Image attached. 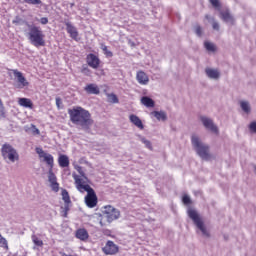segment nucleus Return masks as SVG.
<instances>
[{
    "instance_id": "nucleus-1",
    "label": "nucleus",
    "mask_w": 256,
    "mask_h": 256,
    "mask_svg": "<svg viewBox=\"0 0 256 256\" xmlns=\"http://www.w3.org/2000/svg\"><path fill=\"white\" fill-rule=\"evenodd\" d=\"M72 177L74 179L77 191H79V193H87L84 201L89 209L97 207V194L95 193V190L91 187V185H89V183H91V181H89V178L85 177L84 179H81V177L77 174H73Z\"/></svg>"
},
{
    "instance_id": "nucleus-2",
    "label": "nucleus",
    "mask_w": 256,
    "mask_h": 256,
    "mask_svg": "<svg viewBox=\"0 0 256 256\" xmlns=\"http://www.w3.org/2000/svg\"><path fill=\"white\" fill-rule=\"evenodd\" d=\"M68 115L71 123L79 125L82 129H90L91 125L94 123L89 110H85V108L81 106L68 109Z\"/></svg>"
},
{
    "instance_id": "nucleus-3",
    "label": "nucleus",
    "mask_w": 256,
    "mask_h": 256,
    "mask_svg": "<svg viewBox=\"0 0 256 256\" xmlns=\"http://www.w3.org/2000/svg\"><path fill=\"white\" fill-rule=\"evenodd\" d=\"M28 32L26 33L27 39L34 47H45V34L41 27L27 24Z\"/></svg>"
},
{
    "instance_id": "nucleus-4",
    "label": "nucleus",
    "mask_w": 256,
    "mask_h": 256,
    "mask_svg": "<svg viewBox=\"0 0 256 256\" xmlns=\"http://www.w3.org/2000/svg\"><path fill=\"white\" fill-rule=\"evenodd\" d=\"M192 145L200 158H202L204 161H211V152L209 145L204 144L201 142L199 137L193 135L192 136Z\"/></svg>"
},
{
    "instance_id": "nucleus-5",
    "label": "nucleus",
    "mask_w": 256,
    "mask_h": 256,
    "mask_svg": "<svg viewBox=\"0 0 256 256\" xmlns=\"http://www.w3.org/2000/svg\"><path fill=\"white\" fill-rule=\"evenodd\" d=\"M188 217L192 219L196 227L201 230L202 234L205 235V237H209V232L205 227V223H203V220H201V217H199V214L195 211V209H188Z\"/></svg>"
},
{
    "instance_id": "nucleus-6",
    "label": "nucleus",
    "mask_w": 256,
    "mask_h": 256,
    "mask_svg": "<svg viewBox=\"0 0 256 256\" xmlns=\"http://www.w3.org/2000/svg\"><path fill=\"white\" fill-rule=\"evenodd\" d=\"M2 157L4 159H8L11 163H15V161H19V154L17 150L11 146V144H4L1 148Z\"/></svg>"
},
{
    "instance_id": "nucleus-7",
    "label": "nucleus",
    "mask_w": 256,
    "mask_h": 256,
    "mask_svg": "<svg viewBox=\"0 0 256 256\" xmlns=\"http://www.w3.org/2000/svg\"><path fill=\"white\" fill-rule=\"evenodd\" d=\"M36 153L41 161L43 163H46V165L49 167V171H53V167L55 165V158L53 155L44 152L43 148L36 147Z\"/></svg>"
},
{
    "instance_id": "nucleus-8",
    "label": "nucleus",
    "mask_w": 256,
    "mask_h": 256,
    "mask_svg": "<svg viewBox=\"0 0 256 256\" xmlns=\"http://www.w3.org/2000/svg\"><path fill=\"white\" fill-rule=\"evenodd\" d=\"M103 213L106 217L107 223H113L116 219L121 217V212L111 205L104 207Z\"/></svg>"
},
{
    "instance_id": "nucleus-9",
    "label": "nucleus",
    "mask_w": 256,
    "mask_h": 256,
    "mask_svg": "<svg viewBox=\"0 0 256 256\" xmlns=\"http://www.w3.org/2000/svg\"><path fill=\"white\" fill-rule=\"evenodd\" d=\"M61 196L62 200L64 201V207H61L62 216L67 217L71 209V196H69V192L66 189H62Z\"/></svg>"
},
{
    "instance_id": "nucleus-10",
    "label": "nucleus",
    "mask_w": 256,
    "mask_h": 256,
    "mask_svg": "<svg viewBox=\"0 0 256 256\" xmlns=\"http://www.w3.org/2000/svg\"><path fill=\"white\" fill-rule=\"evenodd\" d=\"M104 255H117L119 253V246L115 242L108 240L105 247L102 248Z\"/></svg>"
},
{
    "instance_id": "nucleus-11",
    "label": "nucleus",
    "mask_w": 256,
    "mask_h": 256,
    "mask_svg": "<svg viewBox=\"0 0 256 256\" xmlns=\"http://www.w3.org/2000/svg\"><path fill=\"white\" fill-rule=\"evenodd\" d=\"M200 120L202 121L204 127L208 129V131H211L212 133L219 135V128H217V126L213 123V120L205 116H201Z\"/></svg>"
},
{
    "instance_id": "nucleus-12",
    "label": "nucleus",
    "mask_w": 256,
    "mask_h": 256,
    "mask_svg": "<svg viewBox=\"0 0 256 256\" xmlns=\"http://www.w3.org/2000/svg\"><path fill=\"white\" fill-rule=\"evenodd\" d=\"M86 63L92 69H99V65H101V60L97 55L90 53L86 56Z\"/></svg>"
},
{
    "instance_id": "nucleus-13",
    "label": "nucleus",
    "mask_w": 256,
    "mask_h": 256,
    "mask_svg": "<svg viewBox=\"0 0 256 256\" xmlns=\"http://www.w3.org/2000/svg\"><path fill=\"white\" fill-rule=\"evenodd\" d=\"M13 75L17 78L18 89H24V87H29V81H27V78L23 76V73H21L19 70H13Z\"/></svg>"
},
{
    "instance_id": "nucleus-14",
    "label": "nucleus",
    "mask_w": 256,
    "mask_h": 256,
    "mask_svg": "<svg viewBox=\"0 0 256 256\" xmlns=\"http://www.w3.org/2000/svg\"><path fill=\"white\" fill-rule=\"evenodd\" d=\"M48 181L50 183V187L52 191H54L55 193H58L59 183L57 182V176H55V173H53V171L51 170L48 172Z\"/></svg>"
},
{
    "instance_id": "nucleus-15",
    "label": "nucleus",
    "mask_w": 256,
    "mask_h": 256,
    "mask_svg": "<svg viewBox=\"0 0 256 256\" xmlns=\"http://www.w3.org/2000/svg\"><path fill=\"white\" fill-rule=\"evenodd\" d=\"M66 31L70 35L71 39L74 41H79V31H77V28L73 26L70 22H67L66 24Z\"/></svg>"
},
{
    "instance_id": "nucleus-16",
    "label": "nucleus",
    "mask_w": 256,
    "mask_h": 256,
    "mask_svg": "<svg viewBox=\"0 0 256 256\" xmlns=\"http://www.w3.org/2000/svg\"><path fill=\"white\" fill-rule=\"evenodd\" d=\"M136 79L140 85L149 84V76L147 75V73L143 72L142 70L137 72Z\"/></svg>"
},
{
    "instance_id": "nucleus-17",
    "label": "nucleus",
    "mask_w": 256,
    "mask_h": 256,
    "mask_svg": "<svg viewBox=\"0 0 256 256\" xmlns=\"http://www.w3.org/2000/svg\"><path fill=\"white\" fill-rule=\"evenodd\" d=\"M75 237L80 241H87L89 239V232H87V229L85 228L77 229L75 233Z\"/></svg>"
},
{
    "instance_id": "nucleus-18",
    "label": "nucleus",
    "mask_w": 256,
    "mask_h": 256,
    "mask_svg": "<svg viewBox=\"0 0 256 256\" xmlns=\"http://www.w3.org/2000/svg\"><path fill=\"white\" fill-rule=\"evenodd\" d=\"M129 120L130 122L133 123V125H135V127H137L140 130L145 129V126H143V121H141V119L139 118V116L135 115V114H131L129 116Z\"/></svg>"
},
{
    "instance_id": "nucleus-19",
    "label": "nucleus",
    "mask_w": 256,
    "mask_h": 256,
    "mask_svg": "<svg viewBox=\"0 0 256 256\" xmlns=\"http://www.w3.org/2000/svg\"><path fill=\"white\" fill-rule=\"evenodd\" d=\"M58 165L62 169H65V167H69L70 162H69V156L65 154H60L58 157Z\"/></svg>"
},
{
    "instance_id": "nucleus-20",
    "label": "nucleus",
    "mask_w": 256,
    "mask_h": 256,
    "mask_svg": "<svg viewBox=\"0 0 256 256\" xmlns=\"http://www.w3.org/2000/svg\"><path fill=\"white\" fill-rule=\"evenodd\" d=\"M18 105H20V107H25L26 109H33V101L29 98H19Z\"/></svg>"
},
{
    "instance_id": "nucleus-21",
    "label": "nucleus",
    "mask_w": 256,
    "mask_h": 256,
    "mask_svg": "<svg viewBox=\"0 0 256 256\" xmlns=\"http://www.w3.org/2000/svg\"><path fill=\"white\" fill-rule=\"evenodd\" d=\"M220 17L222 21H225V23H234L235 20L233 19V16L229 12V10H224L220 12Z\"/></svg>"
},
{
    "instance_id": "nucleus-22",
    "label": "nucleus",
    "mask_w": 256,
    "mask_h": 256,
    "mask_svg": "<svg viewBox=\"0 0 256 256\" xmlns=\"http://www.w3.org/2000/svg\"><path fill=\"white\" fill-rule=\"evenodd\" d=\"M140 101L144 107H147L148 109H153V107H155V101L149 98V96H143Z\"/></svg>"
},
{
    "instance_id": "nucleus-23",
    "label": "nucleus",
    "mask_w": 256,
    "mask_h": 256,
    "mask_svg": "<svg viewBox=\"0 0 256 256\" xmlns=\"http://www.w3.org/2000/svg\"><path fill=\"white\" fill-rule=\"evenodd\" d=\"M85 91L88 92L90 95H99V87L95 84H88L85 87Z\"/></svg>"
},
{
    "instance_id": "nucleus-24",
    "label": "nucleus",
    "mask_w": 256,
    "mask_h": 256,
    "mask_svg": "<svg viewBox=\"0 0 256 256\" xmlns=\"http://www.w3.org/2000/svg\"><path fill=\"white\" fill-rule=\"evenodd\" d=\"M206 75L210 79H219V71L215 69H211V68L206 69Z\"/></svg>"
},
{
    "instance_id": "nucleus-25",
    "label": "nucleus",
    "mask_w": 256,
    "mask_h": 256,
    "mask_svg": "<svg viewBox=\"0 0 256 256\" xmlns=\"http://www.w3.org/2000/svg\"><path fill=\"white\" fill-rule=\"evenodd\" d=\"M204 47H205V49H207L208 51H210L212 53H215V51H217V47L215 46V44H213L209 41L204 42Z\"/></svg>"
},
{
    "instance_id": "nucleus-26",
    "label": "nucleus",
    "mask_w": 256,
    "mask_h": 256,
    "mask_svg": "<svg viewBox=\"0 0 256 256\" xmlns=\"http://www.w3.org/2000/svg\"><path fill=\"white\" fill-rule=\"evenodd\" d=\"M240 107L244 111V113H251V106H249V102L241 101Z\"/></svg>"
},
{
    "instance_id": "nucleus-27",
    "label": "nucleus",
    "mask_w": 256,
    "mask_h": 256,
    "mask_svg": "<svg viewBox=\"0 0 256 256\" xmlns=\"http://www.w3.org/2000/svg\"><path fill=\"white\" fill-rule=\"evenodd\" d=\"M32 242L36 247H43V240L39 239L37 235H32Z\"/></svg>"
},
{
    "instance_id": "nucleus-28",
    "label": "nucleus",
    "mask_w": 256,
    "mask_h": 256,
    "mask_svg": "<svg viewBox=\"0 0 256 256\" xmlns=\"http://www.w3.org/2000/svg\"><path fill=\"white\" fill-rule=\"evenodd\" d=\"M151 119H157V121H161V112L153 111L150 113Z\"/></svg>"
},
{
    "instance_id": "nucleus-29",
    "label": "nucleus",
    "mask_w": 256,
    "mask_h": 256,
    "mask_svg": "<svg viewBox=\"0 0 256 256\" xmlns=\"http://www.w3.org/2000/svg\"><path fill=\"white\" fill-rule=\"evenodd\" d=\"M110 103H119V98L115 94H107Z\"/></svg>"
},
{
    "instance_id": "nucleus-30",
    "label": "nucleus",
    "mask_w": 256,
    "mask_h": 256,
    "mask_svg": "<svg viewBox=\"0 0 256 256\" xmlns=\"http://www.w3.org/2000/svg\"><path fill=\"white\" fill-rule=\"evenodd\" d=\"M23 1L28 5H41V3H43L41 0H23Z\"/></svg>"
},
{
    "instance_id": "nucleus-31",
    "label": "nucleus",
    "mask_w": 256,
    "mask_h": 256,
    "mask_svg": "<svg viewBox=\"0 0 256 256\" xmlns=\"http://www.w3.org/2000/svg\"><path fill=\"white\" fill-rule=\"evenodd\" d=\"M75 169L81 175V176H79L80 179H85V177H87V176H85V172H83V168L81 166H77V167H75Z\"/></svg>"
},
{
    "instance_id": "nucleus-32",
    "label": "nucleus",
    "mask_w": 256,
    "mask_h": 256,
    "mask_svg": "<svg viewBox=\"0 0 256 256\" xmlns=\"http://www.w3.org/2000/svg\"><path fill=\"white\" fill-rule=\"evenodd\" d=\"M182 202L184 205H191V198L187 194L183 195Z\"/></svg>"
},
{
    "instance_id": "nucleus-33",
    "label": "nucleus",
    "mask_w": 256,
    "mask_h": 256,
    "mask_svg": "<svg viewBox=\"0 0 256 256\" xmlns=\"http://www.w3.org/2000/svg\"><path fill=\"white\" fill-rule=\"evenodd\" d=\"M102 51H104L106 57H113V52H111L107 46L102 47Z\"/></svg>"
},
{
    "instance_id": "nucleus-34",
    "label": "nucleus",
    "mask_w": 256,
    "mask_h": 256,
    "mask_svg": "<svg viewBox=\"0 0 256 256\" xmlns=\"http://www.w3.org/2000/svg\"><path fill=\"white\" fill-rule=\"evenodd\" d=\"M141 142L148 148L153 149L151 145V141L147 140L146 138H141Z\"/></svg>"
},
{
    "instance_id": "nucleus-35",
    "label": "nucleus",
    "mask_w": 256,
    "mask_h": 256,
    "mask_svg": "<svg viewBox=\"0 0 256 256\" xmlns=\"http://www.w3.org/2000/svg\"><path fill=\"white\" fill-rule=\"evenodd\" d=\"M0 245H3L5 249H9V245L7 244V239H5L3 236H0Z\"/></svg>"
},
{
    "instance_id": "nucleus-36",
    "label": "nucleus",
    "mask_w": 256,
    "mask_h": 256,
    "mask_svg": "<svg viewBox=\"0 0 256 256\" xmlns=\"http://www.w3.org/2000/svg\"><path fill=\"white\" fill-rule=\"evenodd\" d=\"M31 129H32L33 135H41V131L38 130V128H37V126H35V124H31Z\"/></svg>"
},
{
    "instance_id": "nucleus-37",
    "label": "nucleus",
    "mask_w": 256,
    "mask_h": 256,
    "mask_svg": "<svg viewBox=\"0 0 256 256\" xmlns=\"http://www.w3.org/2000/svg\"><path fill=\"white\" fill-rule=\"evenodd\" d=\"M81 73H84V75H91V69L87 66H83L81 69Z\"/></svg>"
},
{
    "instance_id": "nucleus-38",
    "label": "nucleus",
    "mask_w": 256,
    "mask_h": 256,
    "mask_svg": "<svg viewBox=\"0 0 256 256\" xmlns=\"http://www.w3.org/2000/svg\"><path fill=\"white\" fill-rule=\"evenodd\" d=\"M195 33L198 37H201V35H203V28H201V26H196Z\"/></svg>"
},
{
    "instance_id": "nucleus-39",
    "label": "nucleus",
    "mask_w": 256,
    "mask_h": 256,
    "mask_svg": "<svg viewBox=\"0 0 256 256\" xmlns=\"http://www.w3.org/2000/svg\"><path fill=\"white\" fill-rule=\"evenodd\" d=\"M249 129L251 131V133H256V122H251L249 125Z\"/></svg>"
},
{
    "instance_id": "nucleus-40",
    "label": "nucleus",
    "mask_w": 256,
    "mask_h": 256,
    "mask_svg": "<svg viewBox=\"0 0 256 256\" xmlns=\"http://www.w3.org/2000/svg\"><path fill=\"white\" fill-rule=\"evenodd\" d=\"M41 25H47L49 23V19L47 17L40 18Z\"/></svg>"
},
{
    "instance_id": "nucleus-41",
    "label": "nucleus",
    "mask_w": 256,
    "mask_h": 256,
    "mask_svg": "<svg viewBox=\"0 0 256 256\" xmlns=\"http://www.w3.org/2000/svg\"><path fill=\"white\" fill-rule=\"evenodd\" d=\"M102 233L104 235H106L107 237H111V230H109V229L102 230Z\"/></svg>"
},
{
    "instance_id": "nucleus-42",
    "label": "nucleus",
    "mask_w": 256,
    "mask_h": 256,
    "mask_svg": "<svg viewBox=\"0 0 256 256\" xmlns=\"http://www.w3.org/2000/svg\"><path fill=\"white\" fill-rule=\"evenodd\" d=\"M210 3L213 7H219V0H210Z\"/></svg>"
},
{
    "instance_id": "nucleus-43",
    "label": "nucleus",
    "mask_w": 256,
    "mask_h": 256,
    "mask_svg": "<svg viewBox=\"0 0 256 256\" xmlns=\"http://www.w3.org/2000/svg\"><path fill=\"white\" fill-rule=\"evenodd\" d=\"M212 27L215 31H219V23L213 22Z\"/></svg>"
},
{
    "instance_id": "nucleus-44",
    "label": "nucleus",
    "mask_w": 256,
    "mask_h": 256,
    "mask_svg": "<svg viewBox=\"0 0 256 256\" xmlns=\"http://www.w3.org/2000/svg\"><path fill=\"white\" fill-rule=\"evenodd\" d=\"M161 119L162 121H165V119H167V115L165 114V112H161Z\"/></svg>"
},
{
    "instance_id": "nucleus-45",
    "label": "nucleus",
    "mask_w": 256,
    "mask_h": 256,
    "mask_svg": "<svg viewBox=\"0 0 256 256\" xmlns=\"http://www.w3.org/2000/svg\"><path fill=\"white\" fill-rule=\"evenodd\" d=\"M56 105H57V107H60V105H61V98H56Z\"/></svg>"
},
{
    "instance_id": "nucleus-46",
    "label": "nucleus",
    "mask_w": 256,
    "mask_h": 256,
    "mask_svg": "<svg viewBox=\"0 0 256 256\" xmlns=\"http://www.w3.org/2000/svg\"><path fill=\"white\" fill-rule=\"evenodd\" d=\"M101 227H105L107 224L104 223L103 218L100 220Z\"/></svg>"
},
{
    "instance_id": "nucleus-47",
    "label": "nucleus",
    "mask_w": 256,
    "mask_h": 256,
    "mask_svg": "<svg viewBox=\"0 0 256 256\" xmlns=\"http://www.w3.org/2000/svg\"><path fill=\"white\" fill-rule=\"evenodd\" d=\"M205 19H209V15H206V16H205Z\"/></svg>"
}]
</instances>
